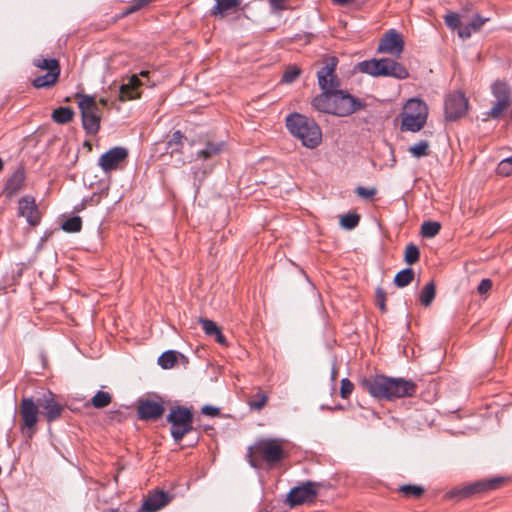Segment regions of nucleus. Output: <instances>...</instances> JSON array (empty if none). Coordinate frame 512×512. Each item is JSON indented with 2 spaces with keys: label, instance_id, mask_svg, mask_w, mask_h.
<instances>
[{
  "label": "nucleus",
  "instance_id": "2f4dec72",
  "mask_svg": "<svg viewBox=\"0 0 512 512\" xmlns=\"http://www.w3.org/2000/svg\"><path fill=\"white\" fill-rule=\"evenodd\" d=\"M240 0H218L213 7L211 13L213 15L223 16L226 11H229L239 5Z\"/></svg>",
  "mask_w": 512,
  "mask_h": 512
},
{
  "label": "nucleus",
  "instance_id": "20e7f679",
  "mask_svg": "<svg viewBox=\"0 0 512 512\" xmlns=\"http://www.w3.org/2000/svg\"><path fill=\"white\" fill-rule=\"evenodd\" d=\"M359 69L361 72L375 77H393L403 80L409 76L408 70L391 58L365 60L359 63Z\"/></svg>",
  "mask_w": 512,
  "mask_h": 512
},
{
  "label": "nucleus",
  "instance_id": "5701e85b",
  "mask_svg": "<svg viewBox=\"0 0 512 512\" xmlns=\"http://www.w3.org/2000/svg\"><path fill=\"white\" fill-rule=\"evenodd\" d=\"M486 19L480 17L479 15L475 16L471 22H469L466 25H463L459 28L458 34L461 38H469L472 33L478 31L483 24L485 23Z\"/></svg>",
  "mask_w": 512,
  "mask_h": 512
},
{
  "label": "nucleus",
  "instance_id": "de8ad7c7",
  "mask_svg": "<svg viewBox=\"0 0 512 512\" xmlns=\"http://www.w3.org/2000/svg\"><path fill=\"white\" fill-rule=\"evenodd\" d=\"M376 303L382 312H386V293L382 288L376 289Z\"/></svg>",
  "mask_w": 512,
  "mask_h": 512
},
{
  "label": "nucleus",
  "instance_id": "2eb2a0df",
  "mask_svg": "<svg viewBox=\"0 0 512 512\" xmlns=\"http://www.w3.org/2000/svg\"><path fill=\"white\" fill-rule=\"evenodd\" d=\"M468 108V101L461 92H454L445 100V115L448 120L462 117Z\"/></svg>",
  "mask_w": 512,
  "mask_h": 512
},
{
  "label": "nucleus",
  "instance_id": "4c0bfd02",
  "mask_svg": "<svg viewBox=\"0 0 512 512\" xmlns=\"http://www.w3.org/2000/svg\"><path fill=\"white\" fill-rule=\"evenodd\" d=\"M82 227V220L79 216H73L68 218L62 224V229L69 233L79 232Z\"/></svg>",
  "mask_w": 512,
  "mask_h": 512
},
{
  "label": "nucleus",
  "instance_id": "052dcab7",
  "mask_svg": "<svg viewBox=\"0 0 512 512\" xmlns=\"http://www.w3.org/2000/svg\"><path fill=\"white\" fill-rule=\"evenodd\" d=\"M3 169V161L2 159L0 158V171Z\"/></svg>",
  "mask_w": 512,
  "mask_h": 512
},
{
  "label": "nucleus",
  "instance_id": "6e6552de",
  "mask_svg": "<svg viewBox=\"0 0 512 512\" xmlns=\"http://www.w3.org/2000/svg\"><path fill=\"white\" fill-rule=\"evenodd\" d=\"M502 482L503 478H492L489 480L477 481L471 484L453 488L446 493V497L450 499L455 498L457 500H462L482 492L494 490Z\"/></svg>",
  "mask_w": 512,
  "mask_h": 512
},
{
  "label": "nucleus",
  "instance_id": "58836bf2",
  "mask_svg": "<svg viewBox=\"0 0 512 512\" xmlns=\"http://www.w3.org/2000/svg\"><path fill=\"white\" fill-rule=\"evenodd\" d=\"M359 221L360 216L357 213H348L341 217L340 225L347 230H352L358 225Z\"/></svg>",
  "mask_w": 512,
  "mask_h": 512
},
{
  "label": "nucleus",
  "instance_id": "a878e982",
  "mask_svg": "<svg viewBox=\"0 0 512 512\" xmlns=\"http://www.w3.org/2000/svg\"><path fill=\"white\" fill-rule=\"evenodd\" d=\"M492 94L496 98V100L511 102L510 88L505 82H494L492 85Z\"/></svg>",
  "mask_w": 512,
  "mask_h": 512
},
{
  "label": "nucleus",
  "instance_id": "473e14b6",
  "mask_svg": "<svg viewBox=\"0 0 512 512\" xmlns=\"http://www.w3.org/2000/svg\"><path fill=\"white\" fill-rule=\"evenodd\" d=\"M112 401V397L108 392L99 390L92 397L91 404L94 408L101 409L107 407Z\"/></svg>",
  "mask_w": 512,
  "mask_h": 512
},
{
  "label": "nucleus",
  "instance_id": "39448f33",
  "mask_svg": "<svg viewBox=\"0 0 512 512\" xmlns=\"http://www.w3.org/2000/svg\"><path fill=\"white\" fill-rule=\"evenodd\" d=\"M428 108L424 101L409 99L403 109L401 129L403 131L417 132L426 124Z\"/></svg>",
  "mask_w": 512,
  "mask_h": 512
},
{
  "label": "nucleus",
  "instance_id": "a211bd4d",
  "mask_svg": "<svg viewBox=\"0 0 512 512\" xmlns=\"http://www.w3.org/2000/svg\"><path fill=\"white\" fill-rule=\"evenodd\" d=\"M164 410L165 408L161 402L147 399L139 402L137 415L141 420H156L163 415Z\"/></svg>",
  "mask_w": 512,
  "mask_h": 512
},
{
  "label": "nucleus",
  "instance_id": "4d7b16f0",
  "mask_svg": "<svg viewBox=\"0 0 512 512\" xmlns=\"http://www.w3.org/2000/svg\"><path fill=\"white\" fill-rule=\"evenodd\" d=\"M333 1L337 4L345 5V4L352 2L353 0H333Z\"/></svg>",
  "mask_w": 512,
  "mask_h": 512
},
{
  "label": "nucleus",
  "instance_id": "393cba45",
  "mask_svg": "<svg viewBox=\"0 0 512 512\" xmlns=\"http://www.w3.org/2000/svg\"><path fill=\"white\" fill-rule=\"evenodd\" d=\"M224 147V142H207L204 149L197 152V157L202 159H209L221 153Z\"/></svg>",
  "mask_w": 512,
  "mask_h": 512
},
{
  "label": "nucleus",
  "instance_id": "412c9836",
  "mask_svg": "<svg viewBox=\"0 0 512 512\" xmlns=\"http://www.w3.org/2000/svg\"><path fill=\"white\" fill-rule=\"evenodd\" d=\"M312 106L319 112L333 114V90L322 91L312 100Z\"/></svg>",
  "mask_w": 512,
  "mask_h": 512
},
{
  "label": "nucleus",
  "instance_id": "dca6fc26",
  "mask_svg": "<svg viewBox=\"0 0 512 512\" xmlns=\"http://www.w3.org/2000/svg\"><path fill=\"white\" fill-rule=\"evenodd\" d=\"M128 156V151L124 147H114L99 158L98 164L103 171L109 172L118 168Z\"/></svg>",
  "mask_w": 512,
  "mask_h": 512
},
{
  "label": "nucleus",
  "instance_id": "ddd939ff",
  "mask_svg": "<svg viewBox=\"0 0 512 512\" xmlns=\"http://www.w3.org/2000/svg\"><path fill=\"white\" fill-rule=\"evenodd\" d=\"M55 397L54 393L47 391L37 398L39 408H42L48 423L58 420L64 412V405L57 402Z\"/></svg>",
  "mask_w": 512,
  "mask_h": 512
},
{
  "label": "nucleus",
  "instance_id": "864d4df0",
  "mask_svg": "<svg viewBox=\"0 0 512 512\" xmlns=\"http://www.w3.org/2000/svg\"><path fill=\"white\" fill-rule=\"evenodd\" d=\"M492 287V282L490 279H482L479 283L477 290L480 294L487 293Z\"/></svg>",
  "mask_w": 512,
  "mask_h": 512
},
{
  "label": "nucleus",
  "instance_id": "603ef678",
  "mask_svg": "<svg viewBox=\"0 0 512 512\" xmlns=\"http://www.w3.org/2000/svg\"><path fill=\"white\" fill-rule=\"evenodd\" d=\"M202 414L210 417H215L219 415L220 410L217 407L211 406V405H205L201 409Z\"/></svg>",
  "mask_w": 512,
  "mask_h": 512
},
{
  "label": "nucleus",
  "instance_id": "49530a36",
  "mask_svg": "<svg viewBox=\"0 0 512 512\" xmlns=\"http://www.w3.org/2000/svg\"><path fill=\"white\" fill-rule=\"evenodd\" d=\"M353 388H354L353 383L349 379L343 378L341 380V389H340L341 397L343 399H347L351 395Z\"/></svg>",
  "mask_w": 512,
  "mask_h": 512
},
{
  "label": "nucleus",
  "instance_id": "cd10ccee",
  "mask_svg": "<svg viewBox=\"0 0 512 512\" xmlns=\"http://www.w3.org/2000/svg\"><path fill=\"white\" fill-rule=\"evenodd\" d=\"M74 111L70 107H59L52 113V119L58 124H66L73 119Z\"/></svg>",
  "mask_w": 512,
  "mask_h": 512
},
{
  "label": "nucleus",
  "instance_id": "8fccbe9b",
  "mask_svg": "<svg viewBox=\"0 0 512 512\" xmlns=\"http://www.w3.org/2000/svg\"><path fill=\"white\" fill-rule=\"evenodd\" d=\"M459 22V16L456 13H450L445 16V23L450 28H456Z\"/></svg>",
  "mask_w": 512,
  "mask_h": 512
},
{
  "label": "nucleus",
  "instance_id": "9b49d317",
  "mask_svg": "<svg viewBox=\"0 0 512 512\" xmlns=\"http://www.w3.org/2000/svg\"><path fill=\"white\" fill-rule=\"evenodd\" d=\"M323 67L317 72L318 85L322 91L333 90L340 86V80L336 75L338 59L335 56L327 57Z\"/></svg>",
  "mask_w": 512,
  "mask_h": 512
},
{
  "label": "nucleus",
  "instance_id": "f03ea898",
  "mask_svg": "<svg viewBox=\"0 0 512 512\" xmlns=\"http://www.w3.org/2000/svg\"><path fill=\"white\" fill-rule=\"evenodd\" d=\"M283 441L276 438L258 439L247 450L246 457L253 468H259L261 462L272 467L285 458Z\"/></svg>",
  "mask_w": 512,
  "mask_h": 512
},
{
  "label": "nucleus",
  "instance_id": "e2e57ef3",
  "mask_svg": "<svg viewBox=\"0 0 512 512\" xmlns=\"http://www.w3.org/2000/svg\"><path fill=\"white\" fill-rule=\"evenodd\" d=\"M332 377L333 378L335 377V371L334 370L332 371Z\"/></svg>",
  "mask_w": 512,
  "mask_h": 512
},
{
  "label": "nucleus",
  "instance_id": "7ed1b4c3",
  "mask_svg": "<svg viewBox=\"0 0 512 512\" xmlns=\"http://www.w3.org/2000/svg\"><path fill=\"white\" fill-rule=\"evenodd\" d=\"M286 127L306 148L314 149L321 143L322 132L319 125L305 115L299 113L288 115L286 117Z\"/></svg>",
  "mask_w": 512,
  "mask_h": 512
},
{
  "label": "nucleus",
  "instance_id": "bb28decb",
  "mask_svg": "<svg viewBox=\"0 0 512 512\" xmlns=\"http://www.w3.org/2000/svg\"><path fill=\"white\" fill-rule=\"evenodd\" d=\"M185 139L181 131L177 130L173 132L171 138L167 141L166 149L167 152L173 155L174 153L181 152L183 144L182 141Z\"/></svg>",
  "mask_w": 512,
  "mask_h": 512
},
{
  "label": "nucleus",
  "instance_id": "c756f323",
  "mask_svg": "<svg viewBox=\"0 0 512 512\" xmlns=\"http://www.w3.org/2000/svg\"><path fill=\"white\" fill-rule=\"evenodd\" d=\"M414 279V271L412 268H405L399 271L394 278L397 287L403 288L409 285Z\"/></svg>",
  "mask_w": 512,
  "mask_h": 512
},
{
  "label": "nucleus",
  "instance_id": "3c124183",
  "mask_svg": "<svg viewBox=\"0 0 512 512\" xmlns=\"http://www.w3.org/2000/svg\"><path fill=\"white\" fill-rule=\"evenodd\" d=\"M148 2H149V0H135L132 3V5L129 8H127V10L125 11V14H130V13L137 11L138 9L147 5Z\"/></svg>",
  "mask_w": 512,
  "mask_h": 512
},
{
  "label": "nucleus",
  "instance_id": "e433bc0d",
  "mask_svg": "<svg viewBox=\"0 0 512 512\" xmlns=\"http://www.w3.org/2000/svg\"><path fill=\"white\" fill-rule=\"evenodd\" d=\"M399 491L405 496V497H413V498H420L424 493V488L418 485H402L399 488Z\"/></svg>",
  "mask_w": 512,
  "mask_h": 512
},
{
  "label": "nucleus",
  "instance_id": "4468645a",
  "mask_svg": "<svg viewBox=\"0 0 512 512\" xmlns=\"http://www.w3.org/2000/svg\"><path fill=\"white\" fill-rule=\"evenodd\" d=\"M404 49V40L400 33L395 30L386 32L379 41L377 51L380 53H388L395 57H399Z\"/></svg>",
  "mask_w": 512,
  "mask_h": 512
},
{
  "label": "nucleus",
  "instance_id": "9d476101",
  "mask_svg": "<svg viewBox=\"0 0 512 512\" xmlns=\"http://www.w3.org/2000/svg\"><path fill=\"white\" fill-rule=\"evenodd\" d=\"M333 106L334 115L345 117L361 109L364 104L347 91L336 88L333 89Z\"/></svg>",
  "mask_w": 512,
  "mask_h": 512
},
{
  "label": "nucleus",
  "instance_id": "1a4fd4ad",
  "mask_svg": "<svg viewBox=\"0 0 512 512\" xmlns=\"http://www.w3.org/2000/svg\"><path fill=\"white\" fill-rule=\"evenodd\" d=\"M19 414L22 419V431H26V434L32 437L36 431L35 427L40 414L37 399L23 397L19 406Z\"/></svg>",
  "mask_w": 512,
  "mask_h": 512
},
{
  "label": "nucleus",
  "instance_id": "09e8293b",
  "mask_svg": "<svg viewBox=\"0 0 512 512\" xmlns=\"http://www.w3.org/2000/svg\"><path fill=\"white\" fill-rule=\"evenodd\" d=\"M375 193H376L375 188L368 189L363 186H359L356 188V194L365 199H368V198L374 196Z\"/></svg>",
  "mask_w": 512,
  "mask_h": 512
},
{
  "label": "nucleus",
  "instance_id": "c85d7f7f",
  "mask_svg": "<svg viewBox=\"0 0 512 512\" xmlns=\"http://www.w3.org/2000/svg\"><path fill=\"white\" fill-rule=\"evenodd\" d=\"M33 65L41 70H47V72L60 70L59 62L55 58L38 57L33 60Z\"/></svg>",
  "mask_w": 512,
  "mask_h": 512
},
{
  "label": "nucleus",
  "instance_id": "f3484780",
  "mask_svg": "<svg viewBox=\"0 0 512 512\" xmlns=\"http://www.w3.org/2000/svg\"><path fill=\"white\" fill-rule=\"evenodd\" d=\"M18 205V214L25 217L29 225L36 226L40 223V212L32 196L22 197L19 199Z\"/></svg>",
  "mask_w": 512,
  "mask_h": 512
},
{
  "label": "nucleus",
  "instance_id": "72a5a7b5",
  "mask_svg": "<svg viewBox=\"0 0 512 512\" xmlns=\"http://www.w3.org/2000/svg\"><path fill=\"white\" fill-rule=\"evenodd\" d=\"M441 229V225L437 221H425L421 225V234L425 238L435 237Z\"/></svg>",
  "mask_w": 512,
  "mask_h": 512
},
{
  "label": "nucleus",
  "instance_id": "c9c22d12",
  "mask_svg": "<svg viewBox=\"0 0 512 512\" xmlns=\"http://www.w3.org/2000/svg\"><path fill=\"white\" fill-rule=\"evenodd\" d=\"M408 151L416 158L427 156L429 154V142L427 140H421L410 146Z\"/></svg>",
  "mask_w": 512,
  "mask_h": 512
},
{
  "label": "nucleus",
  "instance_id": "13d9d810",
  "mask_svg": "<svg viewBox=\"0 0 512 512\" xmlns=\"http://www.w3.org/2000/svg\"><path fill=\"white\" fill-rule=\"evenodd\" d=\"M148 74H149V72H148V71H141L139 75H140L141 77H147V76H148Z\"/></svg>",
  "mask_w": 512,
  "mask_h": 512
},
{
  "label": "nucleus",
  "instance_id": "a18cd8bd",
  "mask_svg": "<svg viewBox=\"0 0 512 512\" xmlns=\"http://www.w3.org/2000/svg\"><path fill=\"white\" fill-rule=\"evenodd\" d=\"M268 397L266 394L259 392L255 395V399L250 401V407L256 410H261L267 403Z\"/></svg>",
  "mask_w": 512,
  "mask_h": 512
},
{
  "label": "nucleus",
  "instance_id": "a19ab883",
  "mask_svg": "<svg viewBox=\"0 0 512 512\" xmlns=\"http://www.w3.org/2000/svg\"><path fill=\"white\" fill-rule=\"evenodd\" d=\"M510 105L508 101L497 100L496 103L487 112V115L493 119H499L503 111H505Z\"/></svg>",
  "mask_w": 512,
  "mask_h": 512
},
{
  "label": "nucleus",
  "instance_id": "f257e3e1",
  "mask_svg": "<svg viewBox=\"0 0 512 512\" xmlns=\"http://www.w3.org/2000/svg\"><path fill=\"white\" fill-rule=\"evenodd\" d=\"M361 385L373 397L377 399H386L389 401L411 397L416 392V384L411 380L403 378H391L384 375L365 378Z\"/></svg>",
  "mask_w": 512,
  "mask_h": 512
},
{
  "label": "nucleus",
  "instance_id": "79ce46f5",
  "mask_svg": "<svg viewBox=\"0 0 512 512\" xmlns=\"http://www.w3.org/2000/svg\"><path fill=\"white\" fill-rule=\"evenodd\" d=\"M199 323L208 336H213L219 330V327L212 320L200 318Z\"/></svg>",
  "mask_w": 512,
  "mask_h": 512
},
{
  "label": "nucleus",
  "instance_id": "37998d69",
  "mask_svg": "<svg viewBox=\"0 0 512 512\" xmlns=\"http://www.w3.org/2000/svg\"><path fill=\"white\" fill-rule=\"evenodd\" d=\"M300 69L296 66L289 67L282 76V81L285 83L294 82L300 75Z\"/></svg>",
  "mask_w": 512,
  "mask_h": 512
},
{
  "label": "nucleus",
  "instance_id": "bf43d9fd",
  "mask_svg": "<svg viewBox=\"0 0 512 512\" xmlns=\"http://www.w3.org/2000/svg\"><path fill=\"white\" fill-rule=\"evenodd\" d=\"M100 103H101L103 106H105V105L107 104V100H105V99H101V100H100Z\"/></svg>",
  "mask_w": 512,
  "mask_h": 512
},
{
  "label": "nucleus",
  "instance_id": "aec40b11",
  "mask_svg": "<svg viewBox=\"0 0 512 512\" xmlns=\"http://www.w3.org/2000/svg\"><path fill=\"white\" fill-rule=\"evenodd\" d=\"M169 502V495L163 491L155 493L149 497H147L142 506V512H156L159 509L163 508Z\"/></svg>",
  "mask_w": 512,
  "mask_h": 512
},
{
  "label": "nucleus",
  "instance_id": "f8f14e48",
  "mask_svg": "<svg viewBox=\"0 0 512 512\" xmlns=\"http://www.w3.org/2000/svg\"><path fill=\"white\" fill-rule=\"evenodd\" d=\"M319 483L307 481L299 486L293 487L287 495V503L291 507L312 502L317 496Z\"/></svg>",
  "mask_w": 512,
  "mask_h": 512
},
{
  "label": "nucleus",
  "instance_id": "b1692460",
  "mask_svg": "<svg viewBox=\"0 0 512 512\" xmlns=\"http://www.w3.org/2000/svg\"><path fill=\"white\" fill-rule=\"evenodd\" d=\"M24 176L22 173H15L13 176L7 181L5 186V193L7 196L11 197L19 192L23 186Z\"/></svg>",
  "mask_w": 512,
  "mask_h": 512
},
{
  "label": "nucleus",
  "instance_id": "f704fd0d",
  "mask_svg": "<svg viewBox=\"0 0 512 512\" xmlns=\"http://www.w3.org/2000/svg\"><path fill=\"white\" fill-rule=\"evenodd\" d=\"M177 361V353L173 350L163 352L158 358V364L163 369L172 368Z\"/></svg>",
  "mask_w": 512,
  "mask_h": 512
},
{
  "label": "nucleus",
  "instance_id": "6e6d98bb",
  "mask_svg": "<svg viewBox=\"0 0 512 512\" xmlns=\"http://www.w3.org/2000/svg\"><path fill=\"white\" fill-rule=\"evenodd\" d=\"M87 200L84 199L80 204L75 207L76 211H81L85 208Z\"/></svg>",
  "mask_w": 512,
  "mask_h": 512
},
{
  "label": "nucleus",
  "instance_id": "ea45409f",
  "mask_svg": "<svg viewBox=\"0 0 512 512\" xmlns=\"http://www.w3.org/2000/svg\"><path fill=\"white\" fill-rule=\"evenodd\" d=\"M420 257V251L419 248L411 243L406 246L405 254H404V260L408 264H414L419 260Z\"/></svg>",
  "mask_w": 512,
  "mask_h": 512
},
{
  "label": "nucleus",
  "instance_id": "7c9ffc66",
  "mask_svg": "<svg viewBox=\"0 0 512 512\" xmlns=\"http://www.w3.org/2000/svg\"><path fill=\"white\" fill-rule=\"evenodd\" d=\"M436 295V288L433 282H429L424 286L420 293V302L423 306L428 307L433 302Z\"/></svg>",
  "mask_w": 512,
  "mask_h": 512
},
{
  "label": "nucleus",
  "instance_id": "0eeeda50",
  "mask_svg": "<svg viewBox=\"0 0 512 512\" xmlns=\"http://www.w3.org/2000/svg\"><path fill=\"white\" fill-rule=\"evenodd\" d=\"M166 420L171 424V436L176 443L193 430V411L190 408L176 406L171 409Z\"/></svg>",
  "mask_w": 512,
  "mask_h": 512
},
{
  "label": "nucleus",
  "instance_id": "423d86ee",
  "mask_svg": "<svg viewBox=\"0 0 512 512\" xmlns=\"http://www.w3.org/2000/svg\"><path fill=\"white\" fill-rule=\"evenodd\" d=\"M78 106L81 112L83 129L89 135H95L100 129L101 108L95 97L86 94H77Z\"/></svg>",
  "mask_w": 512,
  "mask_h": 512
},
{
  "label": "nucleus",
  "instance_id": "680f3d73",
  "mask_svg": "<svg viewBox=\"0 0 512 512\" xmlns=\"http://www.w3.org/2000/svg\"><path fill=\"white\" fill-rule=\"evenodd\" d=\"M509 116H510V118L512 119V107L510 108Z\"/></svg>",
  "mask_w": 512,
  "mask_h": 512
},
{
  "label": "nucleus",
  "instance_id": "c03bdc74",
  "mask_svg": "<svg viewBox=\"0 0 512 512\" xmlns=\"http://www.w3.org/2000/svg\"><path fill=\"white\" fill-rule=\"evenodd\" d=\"M497 169H498V173L501 175L508 176V175L512 174V156L503 159L498 164Z\"/></svg>",
  "mask_w": 512,
  "mask_h": 512
},
{
  "label": "nucleus",
  "instance_id": "5fc2aeb1",
  "mask_svg": "<svg viewBox=\"0 0 512 512\" xmlns=\"http://www.w3.org/2000/svg\"><path fill=\"white\" fill-rule=\"evenodd\" d=\"M215 336V340L220 344H225L226 340L223 334L221 333L220 329L213 335Z\"/></svg>",
  "mask_w": 512,
  "mask_h": 512
},
{
  "label": "nucleus",
  "instance_id": "6ab92c4d",
  "mask_svg": "<svg viewBox=\"0 0 512 512\" xmlns=\"http://www.w3.org/2000/svg\"><path fill=\"white\" fill-rule=\"evenodd\" d=\"M141 85L142 82L137 75L130 76L127 83H123L119 88V99L126 101L138 98L140 96L138 88Z\"/></svg>",
  "mask_w": 512,
  "mask_h": 512
},
{
  "label": "nucleus",
  "instance_id": "4be33fe9",
  "mask_svg": "<svg viewBox=\"0 0 512 512\" xmlns=\"http://www.w3.org/2000/svg\"><path fill=\"white\" fill-rule=\"evenodd\" d=\"M59 75H60V70L47 72L46 74H44L42 76L36 77L32 81V84L37 89L52 87L58 81Z\"/></svg>",
  "mask_w": 512,
  "mask_h": 512
}]
</instances>
